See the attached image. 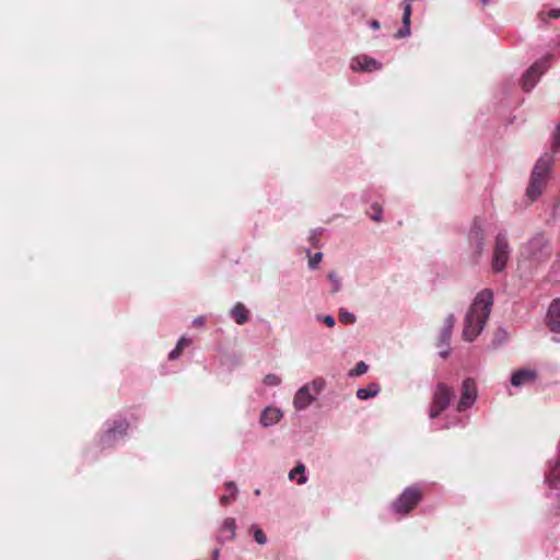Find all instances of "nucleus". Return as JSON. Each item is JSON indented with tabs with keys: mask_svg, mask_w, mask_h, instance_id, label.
Instances as JSON below:
<instances>
[{
	"mask_svg": "<svg viewBox=\"0 0 560 560\" xmlns=\"http://www.w3.org/2000/svg\"><path fill=\"white\" fill-rule=\"evenodd\" d=\"M131 430V413L116 412L103 422L95 438L96 445L101 451H114L130 438Z\"/></svg>",
	"mask_w": 560,
	"mask_h": 560,
	"instance_id": "obj_1",
	"label": "nucleus"
},
{
	"mask_svg": "<svg viewBox=\"0 0 560 560\" xmlns=\"http://www.w3.org/2000/svg\"><path fill=\"white\" fill-rule=\"evenodd\" d=\"M493 305V292L481 290L474 299L465 314L462 337L465 341H474L483 330Z\"/></svg>",
	"mask_w": 560,
	"mask_h": 560,
	"instance_id": "obj_2",
	"label": "nucleus"
},
{
	"mask_svg": "<svg viewBox=\"0 0 560 560\" xmlns=\"http://www.w3.org/2000/svg\"><path fill=\"white\" fill-rule=\"evenodd\" d=\"M550 238L545 232L535 233L520 248V260L530 268H537L549 260L552 255Z\"/></svg>",
	"mask_w": 560,
	"mask_h": 560,
	"instance_id": "obj_3",
	"label": "nucleus"
},
{
	"mask_svg": "<svg viewBox=\"0 0 560 560\" xmlns=\"http://www.w3.org/2000/svg\"><path fill=\"white\" fill-rule=\"evenodd\" d=\"M424 500V489L419 483L406 488L387 505V512L396 520H404Z\"/></svg>",
	"mask_w": 560,
	"mask_h": 560,
	"instance_id": "obj_4",
	"label": "nucleus"
},
{
	"mask_svg": "<svg viewBox=\"0 0 560 560\" xmlns=\"http://www.w3.org/2000/svg\"><path fill=\"white\" fill-rule=\"evenodd\" d=\"M555 164V158L552 153H544L535 163L530 176L528 186L526 188V196L530 201H535L542 194V190L548 184L550 174Z\"/></svg>",
	"mask_w": 560,
	"mask_h": 560,
	"instance_id": "obj_5",
	"label": "nucleus"
},
{
	"mask_svg": "<svg viewBox=\"0 0 560 560\" xmlns=\"http://www.w3.org/2000/svg\"><path fill=\"white\" fill-rule=\"evenodd\" d=\"M511 246L505 232H499L494 238L491 255V270L493 273H502L511 258Z\"/></svg>",
	"mask_w": 560,
	"mask_h": 560,
	"instance_id": "obj_6",
	"label": "nucleus"
},
{
	"mask_svg": "<svg viewBox=\"0 0 560 560\" xmlns=\"http://www.w3.org/2000/svg\"><path fill=\"white\" fill-rule=\"evenodd\" d=\"M552 60L553 55L546 54L525 71L521 78V86L525 92H530L536 86L544 73L551 67Z\"/></svg>",
	"mask_w": 560,
	"mask_h": 560,
	"instance_id": "obj_7",
	"label": "nucleus"
},
{
	"mask_svg": "<svg viewBox=\"0 0 560 560\" xmlns=\"http://www.w3.org/2000/svg\"><path fill=\"white\" fill-rule=\"evenodd\" d=\"M486 231L480 221L475 219L468 232L469 260L472 265L479 264L486 249Z\"/></svg>",
	"mask_w": 560,
	"mask_h": 560,
	"instance_id": "obj_8",
	"label": "nucleus"
},
{
	"mask_svg": "<svg viewBox=\"0 0 560 560\" xmlns=\"http://www.w3.org/2000/svg\"><path fill=\"white\" fill-rule=\"evenodd\" d=\"M455 397V393L451 386L445 383H439L432 395V402L429 408V418L435 420L445 411Z\"/></svg>",
	"mask_w": 560,
	"mask_h": 560,
	"instance_id": "obj_9",
	"label": "nucleus"
},
{
	"mask_svg": "<svg viewBox=\"0 0 560 560\" xmlns=\"http://www.w3.org/2000/svg\"><path fill=\"white\" fill-rule=\"evenodd\" d=\"M478 397L477 384L474 378L466 377L460 384V397L456 404V410L464 412L471 408Z\"/></svg>",
	"mask_w": 560,
	"mask_h": 560,
	"instance_id": "obj_10",
	"label": "nucleus"
},
{
	"mask_svg": "<svg viewBox=\"0 0 560 560\" xmlns=\"http://www.w3.org/2000/svg\"><path fill=\"white\" fill-rule=\"evenodd\" d=\"M456 323V317L454 314H448L444 319L443 327L440 331L436 347L440 349L439 355L441 358H447L451 353V337Z\"/></svg>",
	"mask_w": 560,
	"mask_h": 560,
	"instance_id": "obj_11",
	"label": "nucleus"
},
{
	"mask_svg": "<svg viewBox=\"0 0 560 560\" xmlns=\"http://www.w3.org/2000/svg\"><path fill=\"white\" fill-rule=\"evenodd\" d=\"M383 63L369 55H358L350 60V69L353 72H376L382 70Z\"/></svg>",
	"mask_w": 560,
	"mask_h": 560,
	"instance_id": "obj_12",
	"label": "nucleus"
},
{
	"mask_svg": "<svg viewBox=\"0 0 560 560\" xmlns=\"http://www.w3.org/2000/svg\"><path fill=\"white\" fill-rule=\"evenodd\" d=\"M545 483L548 485L550 489H560V443L557 455L548 462L545 472Z\"/></svg>",
	"mask_w": 560,
	"mask_h": 560,
	"instance_id": "obj_13",
	"label": "nucleus"
},
{
	"mask_svg": "<svg viewBox=\"0 0 560 560\" xmlns=\"http://www.w3.org/2000/svg\"><path fill=\"white\" fill-rule=\"evenodd\" d=\"M538 377V373L534 369H520L512 373L510 382L514 387H522L534 384Z\"/></svg>",
	"mask_w": 560,
	"mask_h": 560,
	"instance_id": "obj_14",
	"label": "nucleus"
},
{
	"mask_svg": "<svg viewBox=\"0 0 560 560\" xmlns=\"http://www.w3.org/2000/svg\"><path fill=\"white\" fill-rule=\"evenodd\" d=\"M546 324L552 332L560 334V299H555L550 303L546 315Z\"/></svg>",
	"mask_w": 560,
	"mask_h": 560,
	"instance_id": "obj_15",
	"label": "nucleus"
},
{
	"mask_svg": "<svg viewBox=\"0 0 560 560\" xmlns=\"http://www.w3.org/2000/svg\"><path fill=\"white\" fill-rule=\"evenodd\" d=\"M283 417L281 409L272 406H267L260 413L259 424L262 428H270L278 423Z\"/></svg>",
	"mask_w": 560,
	"mask_h": 560,
	"instance_id": "obj_16",
	"label": "nucleus"
},
{
	"mask_svg": "<svg viewBox=\"0 0 560 560\" xmlns=\"http://www.w3.org/2000/svg\"><path fill=\"white\" fill-rule=\"evenodd\" d=\"M317 397L303 387H300L294 395L293 406L298 411L308 408Z\"/></svg>",
	"mask_w": 560,
	"mask_h": 560,
	"instance_id": "obj_17",
	"label": "nucleus"
},
{
	"mask_svg": "<svg viewBox=\"0 0 560 560\" xmlns=\"http://www.w3.org/2000/svg\"><path fill=\"white\" fill-rule=\"evenodd\" d=\"M230 316L237 325H244L249 319V311L243 303L237 302L231 308Z\"/></svg>",
	"mask_w": 560,
	"mask_h": 560,
	"instance_id": "obj_18",
	"label": "nucleus"
},
{
	"mask_svg": "<svg viewBox=\"0 0 560 560\" xmlns=\"http://www.w3.org/2000/svg\"><path fill=\"white\" fill-rule=\"evenodd\" d=\"M510 341V334L505 328H498L493 335L490 347L493 350L500 349Z\"/></svg>",
	"mask_w": 560,
	"mask_h": 560,
	"instance_id": "obj_19",
	"label": "nucleus"
},
{
	"mask_svg": "<svg viewBox=\"0 0 560 560\" xmlns=\"http://www.w3.org/2000/svg\"><path fill=\"white\" fill-rule=\"evenodd\" d=\"M225 494L220 497V503L224 506L229 505L238 494V488L234 481H226L224 483Z\"/></svg>",
	"mask_w": 560,
	"mask_h": 560,
	"instance_id": "obj_20",
	"label": "nucleus"
},
{
	"mask_svg": "<svg viewBox=\"0 0 560 560\" xmlns=\"http://www.w3.org/2000/svg\"><path fill=\"white\" fill-rule=\"evenodd\" d=\"M290 480H296L298 485H305L307 482L306 467L302 462H298L295 467L289 472Z\"/></svg>",
	"mask_w": 560,
	"mask_h": 560,
	"instance_id": "obj_21",
	"label": "nucleus"
},
{
	"mask_svg": "<svg viewBox=\"0 0 560 560\" xmlns=\"http://www.w3.org/2000/svg\"><path fill=\"white\" fill-rule=\"evenodd\" d=\"M381 390L377 383H370L366 387H361L357 390L355 395L360 400H366L369 398L376 397Z\"/></svg>",
	"mask_w": 560,
	"mask_h": 560,
	"instance_id": "obj_22",
	"label": "nucleus"
},
{
	"mask_svg": "<svg viewBox=\"0 0 560 560\" xmlns=\"http://www.w3.org/2000/svg\"><path fill=\"white\" fill-rule=\"evenodd\" d=\"M302 387L317 397L325 389L326 381L323 377H316L312 382L304 384Z\"/></svg>",
	"mask_w": 560,
	"mask_h": 560,
	"instance_id": "obj_23",
	"label": "nucleus"
},
{
	"mask_svg": "<svg viewBox=\"0 0 560 560\" xmlns=\"http://www.w3.org/2000/svg\"><path fill=\"white\" fill-rule=\"evenodd\" d=\"M221 532L229 533L228 539H234L236 534V521L233 517H226L223 520L221 527Z\"/></svg>",
	"mask_w": 560,
	"mask_h": 560,
	"instance_id": "obj_24",
	"label": "nucleus"
},
{
	"mask_svg": "<svg viewBox=\"0 0 560 560\" xmlns=\"http://www.w3.org/2000/svg\"><path fill=\"white\" fill-rule=\"evenodd\" d=\"M249 533L253 535L255 541L258 545L264 546V545L267 544V541H268L267 536L264 533V530L257 524H252L249 526Z\"/></svg>",
	"mask_w": 560,
	"mask_h": 560,
	"instance_id": "obj_25",
	"label": "nucleus"
},
{
	"mask_svg": "<svg viewBox=\"0 0 560 560\" xmlns=\"http://www.w3.org/2000/svg\"><path fill=\"white\" fill-rule=\"evenodd\" d=\"M327 279L331 283V292L332 293L339 292L341 289V280H340L338 273L335 270L329 271L327 275Z\"/></svg>",
	"mask_w": 560,
	"mask_h": 560,
	"instance_id": "obj_26",
	"label": "nucleus"
},
{
	"mask_svg": "<svg viewBox=\"0 0 560 560\" xmlns=\"http://www.w3.org/2000/svg\"><path fill=\"white\" fill-rule=\"evenodd\" d=\"M369 370V365L364 361H360L355 366L349 371V377H358L365 374Z\"/></svg>",
	"mask_w": 560,
	"mask_h": 560,
	"instance_id": "obj_27",
	"label": "nucleus"
},
{
	"mask_svg": "<svg viewBox=\"0 0 560 560\" xmlns=\"http://www.w3.org/2000/svg\"><path fill=\"white\" fill-rule=\"evenodd\" d=\"M339 320L345 325H351L355 323L357 317L353 313L347 311L346 308H340Z\"/></svg>",
	"mask_w": 560,
	"mask_h": 560,
	"instance_id": "obj_28",
	"label": "nucleus"
},
{
	"mask_svg": "<svg viewBox=\"0 0 560 560\" xmlns=\"http://www.w3.org/2000/svg\"><path fill=\"white\" fill-rule=\"evenodd\" d=\"M315 319H316V322L323 323L324 325H326L329 328H332L336 325V319L332 315L316 314Z\"/></svg>",
	"mask_w": 560,
	"mask_h": 560,
	"instance_id": "obj_29",
	"label": "nucleus"
},
{
	"mask_svg": "<svg viewBox=\"0 0 560 560\" xmlns=\"http://www.w3.org/2000/svg\"><path fill=\"white\" fill-rule=\"evenodd\" d=\"M540 21L547 22L548 19H558L560 18V9H550L549 11L545 12L541 11L538 14Z\"/></svg>",
	"mask_w": 560,
	"mask_h": 560,
	"instance_id": "obj_30",
	"label": "nucleus"
},
{
	"mask_svg": "<svg viewBox=\"0 0 560 560\" xmlns=\"http://www.w3.org/2000/svg\"><path fill=\"white\" fill-rule=\"evenodd\" d=\"M281 380L278 375L269 373L264 377V384L266 386L275 387L280 385Z\"/></svg>",
	"mask_w": 560,
	"mask_h": 560,
	"instance_id": "obj_31",
	"label": "nucleus"
},
{
	"mask_svg": "<svg viewBox=\"0 0 560 560\" xmlns=\"http://www.w3.org/2000/svg\"><path fill=\"white\" fill-rule=\"evenodd\" d=\"M372 209L374 210V213L371 215V219L374 222H382L383 221V208L378 203H373Z\"/></svg>",
	"mask_w": 560,
	"mask_h": 560,
	"instance_id": "obj_32",
	"label": "nucleus"
},
{
	"mask_svg": "<svg viewBox=\"0 0 560 560\" xmlns=\"http://www.w3.org/2000/svg\"><path fill=\"white\" fill-rule=\"evenodd\" d=\"M322 258H323V253H320V252L315 253L308 259V268L312 270L316 269L318 267V264L320 262Z\"/></svg>",
	"mask_w": 560,
	"mask_h": 560,
	"instance_id": "obj_33",
	"label": "nucleus"
},
{
	"mask_svg": "<svg viewBox=\"0 0 560 560\" xmlns=\"http://www.w3.org/2000/svg\"><path fill=\"white\" fill-rule=\"evenodd\" d=\"M322 230H312L310 232V235H308V243L313 246V247H319V241H318V235L320 234Z\"/></svg>",
	"mask_w": 560,
	"mask_h": 560,
	"instance_id": "obj_34",
	"label": "nucleus"
},
{
	"mask_svg": "<svg viewBox=\"0 0 560 560\" xmlns=\"http://www.w3.org/2000/svg\"><path fill=\"white\" fill-rule=\"evenodd\" d=\"M552 150L553 152H560V131L558 130H555L553 133Z\"/></svg>",
	"mask_w": 560,
	"mask_h": 560,
	"instance_id": "obj_35",
	"label": "nucleus"
},
{
	"mask_svg": "<svg viewBox=\"0 0 560 560\" xmlns=\"http://www.w3.org/2000/svg\"><path fill=\"white\" fill-rule=\"evenodd\" d=\"M189 343H190V339L185 337V336H183L177 341L176 347L179 348L183 351L185 347L189 346Z\"/></svg>",
	"mask_w": 560,
	"mask_h": 560,
	"instance_id": "obj_36",
	"label": "nucleus"
},
{
	"mask_svg": "<svg viewBox=\"0 0 560 560\" xmlns=\"http://www.w3.org/2000/svg\"><path fill=\"white\" fill-rule=\"evenodd\" d=\"M182 352L183 351L175 346V348L170 351L168 359L172 361L177 360L180 357Z\"/></svg>",
	"mask_w": 560,
	"mask_h": 560,
	"instance_id": "obj_37",
	"label": "nucleus"
},
{
	"mask_svg": "<svg viewBox=\"0 0 560 560\" xmlns=\"http://www.w3.org/2000/svg\"><path fill=\"white\" fill-rule=\"evenodd\" d=\"M205 324V317L203 316H198L196 317L194 320H192V326L195 327H200Z\"/></svg>",
	"mask_w": 560,
	"mask_h": 560,
	"instance_id": "obj_38",
	"label": "nucleus"
},
{
	"mask_svg": "<svg viewBox=\"0 0 560 560\" xmlns=\"http://www.w3.org/2000/svg\"><path fill=\"white\" fill-rule=\"evenodd\" d=\"M369 26L372 28V30H378L381 27V24L377 20H371L369 22Z\"/></svg>",
	"mask_w": 560,
	"mask_h": 560,
	"instance_id": "obj_39",
	"label": "nucleus"
},
{
	"mask_svg": "<svg viewBox=\"0 0 560 560\" xmlns=\"http://www.w3.org/2000/svg\"><path fill=\"white\" fill-rule=\"evenodd\" d=\"M219 557H220V549L219 548L213 549L211 560H219Z\"/></svg>",
	"mask_w": 560,
	"mask_h": 560,
	"instance_id": "obj_40",
	"label": "nucleus"
},
{
	"mask_svg": "<svg viewBox=\"0 0 560 560\" xmlns=\"http://www.w3.org/2000/svg\"><path fill=\"white\" fill-rule=\"evenodd\" d=\"M450 427H451V424H450V423H445V424H441V425H439V424H434V429H435V430H440V429H448Z\"/></svg>",
	"mask_w": 560,
	"mask_h": 560,
	"instance_id": "obj_41",
	"label": "nucleus"
},
{
	"mask_svg": "<svg viewBox=\"0 0 560 560\" xmlns=\"http://www.w3.org/2000/svg\"><path fill=\"white\" fill-rule=\"evenodd\" d=\"M217 540L220 542V544H225L226 541H229L230 539H228V536H218L217 537Z\"/></svg>",
	"mask_w": 560,
	"mask_h": 560,
	"instance_id": "obj_42",
	"label": "nucleus"
},
{
	"mask_svg": "<svg viewBox=\"0 0 560 560\" xmlns=\"http://www.w3.org/2000/svg\"><path fill=\"white\" fill-rule=\"evenodd\" d=\"M254 493H255V495H260L261 491H260V489H256V490L254 491Z\"/></svg>",
	"mask_w": 560,
	"mask_h": 560,
	"instance_id": "obj_43",
	"label": "nucleus"
},
{
	"mask_svg": "<svg viewBox=\"0 0 560 560\" xmlns=\"http://www.w3.org/2000/svg\"><path fill=\"white\" fill-rule=\"evenodd\" d=\"M556 130L560 131V121L557 124Z\"/></svg>",
	"mask_w": 560,
	"mask_h": 560,
	"instance_id": "obj_44",
	"label": "nucleus"
},
{
	"mask_svg": "<svg viewBox=\"0 0 560 560\" xmlns=\"http://www.w3.org/2000/svg\"><path fill=\"white\" fill-rule=\"evenodd\" d=\"M489 0H482V4H487Z\"/></svg>",
	"mask_w": 560,
	"mask_h": 560,
	"instance_id": "obj_45",
	"label": "nucleus"
}]
</instances>
